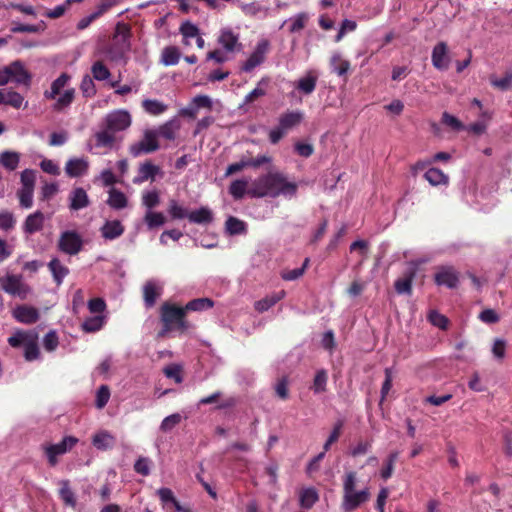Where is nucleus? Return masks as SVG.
<instances>
[{
    "instance_id": "nucleus-20",
    "label": "nucleus",
    "mask_w": 512,
    "mask_h": 512,
    "mask_svg": "<svg viewBox=\"0 0 512 512\" xmlns=\"http://www.w3.org/2000/svg\"><path fill=\"white\" fill-rule=\"evenodd\" d=\"M90 205L87 192L82 187L74 188L69 195V209L78 211Z\"/></svg>"
},
{
    "instance_id": "nucleus-10",
    "label": "nucleus",
    "mask_w": 512,
    "mask_h": 512,
    "mask_svg": "<svg viewBox=\"0 0 512 512\" xmlns=\"http://www.w3.org/2000/svg\"><path fill=\"white\" fill-rule=\"evenodd\" d=\"M217 42L226 54L240 52L243 48L239 42V34L234 33L229 28L220 31Z\"/></svg>"
},
{
    "instance_id": "nucleus-58",
    "label": "nucleus",
    "mask_w": 512,
    "mask_h": 512,
    "mask_svg": "<svg viewBox=\"0 0 512 512\" xmlns=\"http://www.w3.org/2000/svg\"><path fill=\"white\" fill-rule=\"evenodd\" d=\"M110 399V389L107 385H101L96 392L95 406L98 409L104 408Z\"/></svg>"
},
{
    "instance_id": "nucleus-8",
    "label": "nucleus",
    "mask_w": 512,
    "mask_h": 512,
    "mask_svg": "<svg viewBox=\"0 0 512 512\" xmlns=\"http://www.w3.org/2000/svg\"><path fill=\"white\" fill-rule=\"evenodd\" d=\"M0 289L4 292L12 295L18 296L21 299H25L29 292V288L25 285L19 276L16 275H7L0 278Z\"/></svg>"
},
{
    "instance_id": "nucleus-35",
    "label": "nucleus",
    "mask_w": 512,
    "mask_h": 512,
    "mask_svg": "<svg viewBox=\"0 0 512 512\" xmlns=\"http://www.w3.org/2000/svg\"><path fill=\"white\" fill-rule=\"evenodd\" d=\"M143 221L149 230H153L163 226L166 222V217L162 212L146 210Z\"/></svg>"
},
{
    "instance_id": "nucleus-44",
    "label": "nucleus",
    "mask_w": 512,
    "mask_h": 512,
    "mask_svg": "<svg viewBox=\"0 0 512 512\" xmlns=\"http://www.w3.org/2000/svg\"><path fill=\"white\" fill-rule=\"evenodd\" d=\"M424 178L432 185L438 186L442 184L448 183V176L444 174V172L438 168H429L425 174Z\"/></svg>"
},
{
    "instance_id": "nucleus-21",
    "label": "nucleus",
    "mask_w": 512,
    "mask_h": 512,
    "mask_svg": "<svg viewBox=\"0 0 512 512\" xmlns=\"http://www.w3.org/2000/svg\"><path fill=\"white\" fill-rule=\"evenodd\" d=\"M303 119L304 114L302 111H287L279 117L278 125L287 133L289 130L298 126L303 121Z\"/></svg>"
},
{
    "instance_id": "nucleus-19",
    "label": "nucleus",
    "mask_w": 512,
    "mask_h": 512,
    "mask_svg": "<svg viewBox=\"0 0 512 512\" xmlns=\"http://www.w3.org/2000/svg\"><path fill=\"white\" fill-rule=\"evenodd\" d=\"M89 162L87 159L71 158L65 165V173L71 178H77L85 175L88 172Z\"/></svg>"
},
{
    "instance_id": "nucleus-2",
    "label": "nucleus",
    "mask_w": 512,
    "mask_h": 512,
    "mask_svg": "<svg viewBox=\"0 0 512 512\" xmlns=\"http://www.w3.org/2000/svg\"><path fill=\"white\" fill-rule=\"evenodd\" d=\"M131 31L128 25L117 23L112 43L106 50L107 57L111 61H121L126 58L131 50Z\"/></svg>"
},
{
    "instance_id": "nucleus-9",
    "label": "nucleus",
    "mask_w": 512,
    "mask_h": 512,
    "mask_svg": "<svg viewBox=\"0 0 512 512\" xmlns=\"http://www.w3.org/2000/svg\"><path fill=\"white\" fill-rule=\"evenodd\" d=\"M131 125V116L125 110H116L109 113L105 118V127L112 131L121 132L129 128Z\"/></svg>"
},
{
    "instance_id": "nucleus-22",
    "label": "nucleus",
    "mask_w": 512,
    "mask_h": 512,
    "mask_svg": "<svg viewBox=\"0 0 512 512\" xmlns=\"http://www.w3.org/2000/svg\"><path fill=\"white\" fill-rule=\"evenodd\" d=\"M0 105H9L15 109H20L22 106L26 108L28 102L24 100V97L19 92L0 89Z\"/></svg>"
},
{
    "instance_id": "nucleus-24",
    "label": "nucleus",
    "mask_w": 512,
    "mask_h": 512,
    "mask_svg": "<svg viewBox=\"0 0 512 512\" xmlns=\"http://www.w3.org/2000/svg\"><path fill=\"white\" fill-rule=\"evenodd\" d=\"M92 445L101 451H106L114 447L116 438L107 430H100L92 436Z\"/></svg>"
},
{
    "instance_id": "nucleus-27",
    "label": "nucleus",
    "mask_w": 512,
    "mask_h": 512,
    "mask_svg": "<svg viewBox=\"0 0 512 512\" xmlns=\"http://www.w3.org/2000/svg\"><path fill=\"white\" fill-rule=\"evenodd\" d=\"M124 226L119 220L106 221L101 227V235L106 240H114L124 233Z\"/></svg>"
},
{
    "instance_id": "nucleus-63",
    "label": "nucleus",
    "mask_w": 512,
    "mask_h": 512,
    "mask_svg": "<svg viewBox=\"0 0 512 512\" xmlns=\"http://www.w3.org/2000/svg\"><path fill=\"white\" fill-rule=\"evenodd\" d=\"M59 344V338L56 331H49L43 338V347L46 351H54Z\"/></svg>"
},
{
    "instance_id": "nucleus-43",
    "label": "nucleus",
    "mask_w": 512,
    "mask_h": 512,
    "mask_svg": "<svg viewBox=\"0 0 512 512\" xmlns=\"http://www.w3.org/2000/svg\"><path fill=\"white\" fill-rule=\"evenodd\" d=\"M399 451H392L384 461L383 468L380 470V477L382 480L387 481L391 478L394 470V465L399 457Z\"/></svg>"
},
{
    "instance_id": "nucleus-5",
    "label": "nucleus",
    "mask_w": 512,
    "mask_h": 512,
    "mask_svg": "<svg viewBox=\"0 0 512 512\" xmlns=\"http://www.w3.org/2000/svg\"><path fill=\"white\" fill-rule=\"evenodd\" d=\"M160 145L157 140V134L153 129L144 131L143 137L140 141L132 144L129 152L133 157H138L142 154H149L157 151Z\"/></svg>"
},
{
    "instance_id": "nucleus-40",
    "label": "nucleus",
    "mask_w": 512,
    "mask_h": 512,
    "mask_svg": "<svg viewBox=\"0 0 512 512\" xmlns=\"http://www.w3.org/2000/svg\"><path fill=\"white\" fill-rule=\"evenodd\" d=\"M95 146L98 148H112L115 142V135L105 127L104 130L95 133Z\"/></svg>"
},
{
    "instance_id": "nucleus-61",
    "label": "nucleus",
    "mask_w": 512,
    "mask_h": 512,
    "mask_svg": "<svg viewBox=\"0 0 512 512\" xmlns=\"http://www.w3.org/2000/svg\"><path fill=\"white\" fill-rule=\"evenodd\" d=\"M163 372L167 378L173 379L176 383H181L183 381L181 373L182 368L178 364H171L166 366Z\"/></svg>"
},
{
    "instance_id": "nucleus-7",
    "label": "nucleus",
    "mask_w": 512,
    "mask_h": 512,
    "mask_svg": "<svg viewBox=\"0 0 512 512\" xmlns=\"http://www.w3.org/2000/svg\"><path fill=\"white\" fill-rule=\"evenodd\" d=\"M269 47L270 43L267 39L258 41L248 59L243 63L241 70L243 72L249 73L261 65L265 61Z\"/></svg>"
},
{
    "instance_id": "nucleus-11",
    "label": "nucleus",
    "mask_w": 512,
    "mask_h": 512,
    "mask_svg": "<svg viewBox=\"0 0 512 512\" xmlns=\"http://www.w3.org/2000/svg\"><path fill=\"white\" fill-rule=\"evenodd\" d=\"M431 61L434 68L439 71H445L449 68L450 56L446 42L440 41L433 47Z\"/></svg>"
},
{
    "instance_id": "nucleus-34",
    "label": "nucleus",
    "mask_w": 512,
    "mask_h": 512,
    "mask_svg": "<svg viewBox=\"0 0 512 512\" xmlns=\"http://www.w3.org/2000/svg\"><path fill=\"white\" fill-rule=\"evenodd\" d=\"M107 204L115 210H121L127 207L128 199L122 191L112 188L109 191Z\"/></svg>"
},
{
    "instance_id": "nucleus-62",
    "label": "nucleus",
    "mask_w": 512,
    "mask_h": 512,
    "mask_svg": "<svg viewBox=\"0 0 512 512\" xmlns=\"http://www.w3.org/2000/svg\"><path fill=\"white\" fill-rule=\"evenodd\" d=\"M491 85L501 91H507L512 88V72H507L504 77L500 79L491 78Z\"/></svg>"
},
{
    "instance_id": "nucleus-54",
    "label": "nucleus",
    "mask_w": 512,
    "mask_h": 512,
    "mask_svg": "<svg viewBox=\"0 0 512 512\" xmlns=\"http://www.w3.org/2000/svg\"><path fill=\"white\" fill-rule=\"evenodd\" d=\"M20 181L22 187L20 189L34 190L36 182V171L33 169H25L21 172Z\"/></svg>"
},
{
    "instance_id": "nucleus-36",
    "label": "nucleus",
    "mask_w": 512,
    "mask_h": 512,
    "mask_svg": "<svg viewBox=\"0 0 512 512\" xmlns=\"http://www.w3.org/2000/svg\"><path fill=\"white\" fill-rule=\"evenodd\" d=\"M142 108L150 115L158 116L167 111L168 105L157 99H145Z\"/></svg>"
},
{
    "instance_id": "nucleus-38",
    "label": "nucleus",
    "mask_w": 512,
    "mask_h": 512,
    "mask_svg": "<svg viewBox=\"0 0 512 512\" xmlns=\"http://www.w3.org/2000/svg\"><path fill=\"white\" fill-rule=\"evenodd\" d=\"M0 163L5 169L14 171L20 163V154L15 151H3L0 153Z\"/></svg>"
},
{
    "instance_id": "nucleus-25",
    "label": "nucleus",
    "mask_w": 512,
    "mask_h": 512,
    "mask_svg": "<svg viewBox=\"0 0 512 512\" xmlns=\"http://www.w3.org/2000/svg\"><path fill=\"white\" fill-rule=\"evenodd\" d=\"M71 76L63 72L57 77L50 86L49 90H45L43 93V96L45 99L52 100L56 99L57 95L60 94V91L67 86V84L70 82Z\"/></svg>"
},
{
    "instance_id": "nucleus-49",
    "label": "nucleus",
    "mask_w": 512,
    "mask_h": 512,
    "mask_svg": "<svg viewBox=\"0 0 512 512\" xmlns=\"http://www.w3.org/2000/svg\"><path fill=\"white\" fill-rule=\"evenodd\" d=\"M328 381L327 371L325 369H320L316 372L315 377L313 379V384L311 386V390L314 394L323 393L326 391Z\"/></svg>"
},
{
    "instance_id": "nucleus-28",
    "label": "nucleus",
    "mask_w": 512,
    "mask_h": 512,
    "mask_svg": "<svg viewBox=\"0 0 512 512\" xmlns=\"http://www.w3.org/2000/svg\"><path fill=\"white\" fill-rule=\"evenodd\" d=\"M331 71L339 77H346L350 70V62L340 52H334L330 58Z\"/></svg>"
},
{
    "instance_id": "nucleus-45",
    "label": "nucleus",
    "mask_w": 512,
    "mask_h": 512,
    "mask_svg": "<svg viewBox=\"0 0 512 512\" xmlns=\"http://www.w3.org/2000/svg\"><path fill=\"white\" fill-rule=\"evenodd\" d=\"M225 227L230 235H241L246 233V223L234 216H229L225 222Z\"/></svg>"
},
{
    "instance_id": "nucleus-32",
    "label": "nucleus",
    "mask_w": 512,
    "mask_h": 512,
    "mask_svg": "<svg viewBox=\"0 0 512 512\" xmlns=\"http://www.w3.org/2000/svg\"><path fill=\"white\" fill-rule=\"evenodd\" d=\"M60 485H61L60 490H59L60 499L63 501V503L66 506L75 508L77 505V499H76L75 493L72 491V489L70 487L69 480H61Z\"/></svg>"
},
{
    "instance_id": "nucleus-1",
    "label": "nucleus",
    "mask_w": 512,
    "mask_h": 512,
    "mask_svg": "<svg viewBox=\"0 0 512 512\" xmlns=\"http://www.w3.org/2000/svg\"><path fill=\"white\" fill-rule=\"evenodd\" d=\"M297 190V183L289 181L284 173L269 172L254 181L248 194L253 198H292L297 194Z\"/></svg>"
},
{
    "instance_id": "nucleus-29",
    "label": "nucleus",
    "mask_w": 512,
    "mask_h": 512,
    "mask_svg": "<svg viewBox=\"0 0 512 512\" xmlns=\"http://www.w3.org/2000/svg\"><path fill=\"white\" fill-rule=\"evenodd\" d=\"M189 222L199 225H207L214 221V215L210 208L201 206L189 213Z\"/></svg>"
},
{
    "instance_id": "nucleus-64",
    "label": "nucleus",
    "mask_w": 512,
    "mask_h": 512,
    "mask_svg": "<svg viewBox=\"0 0 512 512\" xmlns=\"http://www.w3.org/2000/svg\"><path fill=\"white\" fill-rule=\"evenodd\" d=\"M16 220L13 213L9 211H0V229L4 231L12 230L15 226Z\"/></svg>"
},
{
    "instance_id": "nucleus-33",
    "label": "nucleus",
    "mask_w": 512,
    "mask_h": 512,
    "mask_svg": "<svg viewBox=\"0 0 512 512\" xmlns=\"http://www.w3.org/2000/svg\"><path fill=\"white\" fill-rule=\"evenodd\" d=\"M307 21H308V14L305 12H301V13L296 14L293 17H290L289 19L284 20L280 26V29L283 28L285 24L290 23L289 28H288L289 32L296 33V32L301 31L305 27Z\"/></svg>"
},
{
    "instance_id": "nucleus-39",
    "label": "nucleus",
    "mask_w": 512,
    "mask_h": 512,
    "mask_svg": "<svg viewBox=\"0 0 512 512\" xmlns=\"http://www.w3.org/2000/svg\"><path fill=\"white\" fill-rule=\"evenodd\" d=\"M319 496L317 491L310 487L305 488L300 491L299 494V504L304 509H310L313 505L318 501Z\"/></svg>"
},
{
    "instance_id": "nucleus-14",
    "label": "nucleus",
    "mask_w": 512,
    "mask_h": 512,
    "mask_svg": "<svg viewBox=\"0 0 512 512\" xmlns=\"http://www.w3.org/2000/svg\"><path fill=\"white\" fill-rule=\"evenodd\" d=\"M8 66V70L11 72V81L18 85H24L30 87L32 81V74L25 68L24 64L20 60L11 62Z\"/></svg>"
},
{
    "instance_id": "nucleus-57",
    "label": "nucleus",
    "mask_w": 512,
    "mask_h": 512,
    "mask_svg": "<svg viewBox=\"0 0 512 512\" xmlns=\"http://www.w3.org/2000/svg\"><path fill=\"white\" fill-rule=\"evenodd\" d=\"M343 425H344L343 420H338L335 422L328 439L326 440V442L323 445V451L327 452L330 449L331 445L338 440V438L341 434Z\"/></svg>"
},
{
    "instance_id": "nucleus-55",
    "label": "nucleus",
    "mask_w": 512,
    "mask_h": 512,
    "mask_svg": "<svg viewBox=\"0 0 512 512\" xmlns=\"http://www.w3.org/2000/svg\"><path fill=\"white\" fill-rule=\"evenodd\" d=\"M91 73L93 78L97 81L107 80L111 76L109 69L101 61H96L92 65Z\"/></svg>"
},
{
    "instance_id": "nucleus-17",
    "label": "nucleus",
    "mask_w": 512,
    "mask_h": 512,
    "mask_svg": "<svg viewBox=\"0 0 512 512\" xmlns=\"http://www.w3.org/2000/svg\"><path fill=\"white\" fill-rule=\"evenodd\" d=\"M12 314L16 321L27 325L36 323L40 317L38 309L28 305L17 306Z\"/></svg>"
},
{
    "instance_id": "nucleus-12",
    "label": "nucleus",
    "mask_w": 512,
    "mask_h": 512,
    "mask_svg": "<svg viewBox=\"0 0 512 512\" xmlns=\"http://www.w3.org/2000/svg\"><path fill=\"white\" fill-rule=\"evenodd\" d=\"M370 492L368 488L360 491H352L343 494L342 508L345 512H351L358 508L362 503L369 500Z\"/></svg>"
},
{
    "instance_id": "nucleus-51",
    "label": "nucleus",
    "mask_w": 512,
    "mask_h": 512,
    "mask_svg": "<svg viewBox=\"0 0 512 512\" xmlns=\"http://www.w3.org/2000/svg\"><path fill=\"white\" fill-rule=\"evenodd\" d=\"M309 258H305L303 264L301 267L294 268L291 270H285L281 273V277L285 281H295L303 276L305 270L307 269L309 265Z\"/></svg>"
},
{
    "instance_id": "nucleus-31",
    "label": "nucleus",
    "mask_w": 512,
    "mask_h": 512,
    "mask_svg": "<svg viewBox=\"0 0 512 512\" xmlns=\"http://www.w3.org/2000/svg\"><path fill=\"white\" fill-rule=\"evenodd\" d=\"M48 268L52 274L54 282L58 286L63 283L64 278L69 274V268L62 264L57 257H54L49 261Z\"/></svg>"
},
{
    "instance_id": "nucleus-30",
    "label": "nucleus",
    "mask_w": 512,
    "mask_h": 512,
    "mask_svg": "<svg viewBox=\"0 0 512 512\" xmlns=\"http://www.w3.org/2000/svg\"><path fill=\"white\" fill-rule=\"evenodd\" d=\"M160 169L158 166L152 164L151 162H145L141 164L138 168V173L133 179L134 184H141L148 179H154V177L159 173Z\"/></svg>"
},
{
    "instance_id": "nucleus-52",
    "label": "nucleus",
    "mask_w": 512,
    "mask_h": 512,
    "mask_svg": "<svg viewBox=\"0 0 512 512\" xmlns=\"http://www.w3.org/2000/svg\"><path fill=\"white\" fill-rule=\"evenodd\" d=\"M46 24L44 21H41L39 24H22L17 23L12 28L11 31L13 33H38L45 29Z\"/></svg>"
},
{
    "instance_id": "nucleus-16",
    "label": "nucleus",
    "mask_w": 512,
    "mask_h": 512,
    "mask_svg": "<svg viewBox=\"0 0 512 512\" xmlns=\"http://www.w3.org/2000/svg\"><path fill=\"white\" fill-rule=\"evenodd\" d=\"M425 260H419L417 262H413L412 267H410L404 277L399 278L394 283V288L398 294H406L410 295L412 292V281L416 275L417 266L419 264L424 263Z\"/></svg>"
},
{
    "instance_id": "nucleus-37",
    "label": "nucleus",
    "mask_w": 512,
    "mask_h": 512,
    "mask_svg": "<svg viewBox=\"0 0 512 512\" xmlns=\"http://www.w3.org/2000/svg\"><path fill=\"white\" fill-rule=\"evenodd\" d=\"M181 57V53L176 46H166L161 53V63L165 66L176 65Z\"/></svg>"
},
{
    "instance_id": "nucleus-42",
    "label": "nucleus",
    "mask_w": 512,
    "mask_h": 512,
    "mask_svg": "<svg viewBox=\"0 0 512 512\" xmlns=\"http://www.w3.org/2000/svg\"><path fill=\"white\" fill-rule=\"evenodd\" d=\"M157 495L159 496V498L164 506L168 505V504H172L176 511L184 510V507L175 498V496L170 488L162 487V488L158 489Z\"/></svg>"
},
{
    "instance_id": "nucleus-6",
    "label": "nucleus",
    "mask_w": 512,
    "mask_h": 512,
    "mask_svg": "<svg viewBox=\"0 0 512 512\" xmlns=\"http://www.w3.org/2000/svg\"><path fill=\"white\" fill-rule=\"evenodd\" d=\"M83 247L81 235L75 230H66L60 234L58 249L68 255L78 254Z\"/></svg>"
},
{
    "instance_id": "nucleus-47",
    "label": "nucleus",
    "mask_w": 512,
    "mask_h": 512,
    "mask_svg": "<svg viewBox=\"0 0 512 512\" xmlns=\"http://www.w3.org/2000/svg\"><path fill=\"white\" fill-rule=\"evenodd\" d=\"M75 98V89L69 88L66 89L63 94H61L53 105V110L61 111L64 108L69 107Z\"/></svg>"
},
{
    "instance_id": "nucleus-23",
    "label": "nucleus",
    "mask_w": 512,
    "mask_h": 512,
    "mask_svg": "<svg viewBox=\"0 0 512 512\" xmlns=\"http://www.w3.org/2000/svg\"><path fill=\"white\" fill-rule=\"evenodd\" d=\"M180 129V121L177 116L171 118L166 121L164 124L160 125L154 131L158 137H162L166 140L173 141L176 138V132Z\"/></svg>"
},
{
    "instance_id": "nucleus-41",
    "label": "nucleus",
    "mask_w": 512,
    "mask_h": 512,
    "mask_svg": "<svg viewBox=\"0 0 512 512\" xmlns=\"http://www.w3.org/2000/svg\"><path fill=\"white\" fill-rule=\"evenodd\" d=\"M105 324V316L104 315H96L87 317L81 327L83 331L88 333H94L99 331Z\"/></svg>"
},
{
    "instance_id": "nucleus-18",
    "label": "nucleus",
    "mask_w": 512,
    "mask_h": 512,
    "mask_svg": "<svg viewBox=\"0 0 512 512\" xmlns=\"http://www.w3.org/2000/svg\"><path fill=\"white\" fill-rule=\"evenodd\" d=\"M45 217L44 214L37 210L29 214L22 225L23 232L27 235H33L43 229Z\"/></svg>"
},
{
    "instance_id": "nucleus-3",
    "label": "nucleus",
    "mask_w": 512,
    "mask_h": 512,
    "mask_svg": "<svg viewBox=\"0 0 512 512\" xmlns=\"http://www.w3.org/2000/svg\"><path fill=\"white\" fill-rule=\"evenodd\" d=\"M186 310L184 307H176L175 305L165 303L161 307V321L163 330L161 335L177 330L185 332L190 328V324L185 319Z\"/></svg>"
},
{
    "instance_id": "nucleus-56",
    "label": "nucleus",
    "mask_w": 512,
    "mask_h": 512,
    "mask_svg": "<svg viewBox=\"0 0 512 512\" xmlns=\"http://www.w3.org/2000/svg\"><path fill=\"white\" fill-rule=\"evenodd\" d=\"M80 90L84 97L91 98L95 96L96 94V87L93 81V78L89 76L88 74L84 75L81 83H80Z\"/></svg>"
},
{
    "instance_id": "nucleus-60",
    "label": "nucleus",
    "mask_w": 512,
    "mask_h": 512,
    "mask_svg": "<svg viewBox=\"0 0 512 512\" xmlns=\"http://www.w3.org/2000/svg\"><path fill=\"white\" fill-rule=\"evenodd\" d=\"M33 194L34 190L19 189L17 192V196L19 199L20 207L24 209L31 208L33 205Z\"/></svg>"
},
{
    "instance_id": "nucleus-26",
    "label": "nucleus",
    "mask_w": 512,
    "mask_h": 512,
    "mask_svg": "<svg viewBox=\"0 0 512 512\" xmlns=\"http://www.w3.org/2000/svg\"><path fill=\"white\" fill-rule=\"evenodd\" d=\"M160 295L161 287L157 286L155 281L149 280L143 286V299L146 308H152Z\"/></svg>"
},
{
    "instance_id": "nucleus-13",
    "label": "nucleus",
    "mask_w": 512,
    "mask_h": 512,
    "mask_svg": "<svg viewBox=\"0 0 512 512\" xmlns=\"http://www.w3.org/2000/svg\"><path fill=\"white\" fill-rule=\"evenodd\" d=\"M435 283L438 286H446L454 289L459 284L458 273L452 266H441L434 276Z\"/></svg>"
},
{
    "instance_id": "nucleus-4",
    "label": "nucleus",
    "mask_w": 512,
    "mask_h": 512,
    "mask_svg": "<svg viewBox=\"0 0 512 512\" xmlns=\"http://www.w3.org/2000/svg\"><path fill=\"white\" fill-rule=\"evenodd\" d=\"M79 442L75 436H64L63 439L56 444L43 445L42 449L45 453L47 461L51 467L58 464V456L64 455L71 451L74 446Z\"/></svg>"
},
{
    "instance_id": "nucleus-15",
    "label": "nucleus",
    "mask_w": 512,
    "mask_h": 512,
    "mask_svg": "<svg viewBox=\"0 0 512 512\" xmlns=\"http://www.w3.org/2000/svg\"><path fill=\"white\" fill-rule=\"evenodd\" d=\"M317 81L318 73L314 70H310L294 83V87L301 95L309 96L315 91Z\"/></svg>"
},
{
    "instance_id": "nucleus-50",
    "label": "nucleus",
    "mask_w": 512,
    "mask_h": 512,
    "mask_svg": "<svg viewBox=\"0 0 512 512\" xmlns=\"http://www.w3.org/2000/svg\"><path fill=\"white\" fill-rule=\"evenodd\" d=\"M248 186L246 179H237L231 182L229 186V194L235 199L240 200L244 197Z\"/></svg>"
},
{
    "instance_id": "nucleus-48",
    "label": "nucleus",
    "mask_w": 512,
    "mask_h": 512,
    "mask_svg": "<svg viewBox=\"0 0 512 512\" xmlns=\"http://www.w3.org/2000/svg\"><path fill=\"white\" fill-rule=\"evenodd\" d=\"M188 210L179 204V202L175 199H171L168 205V214L172 220H180L184 218L189 219Z\"/></svg>"
},
{
    "instance_id": "nucleus-53",
    "label": "nucleus",
    "mask_w": 512,
    "mask_h": 512,
    "mask_svg": "<svg viewBox=\"0 0 512 512\" xmlns=\"http://www.w3.org/2000/svg\"><path fill=\"white\" fill-rule=\"evenodd\" d=\"M160 203V196L157 190L146 191L142 195V205L146 210H153Z\"/></svg>"
},
{
    "instance_id": "nucleus-59",
    "label": "nucleus",
    "mask_w": 512,
    "mask_h": 512,
    "mask_svg": "<svg viewBox=\"0 0 512 512\" xmlns=\"http://www.w3.org/2000/svg\"><path fill=\"white\" fill-rule=\"evenodd\" d=\"M182 420V417L179 413L171 414L167 417H165L161 424L160 429L163 432H169L171 431L176 425H178Z\"/></svg>"
},
{
    "instance_id": "nucleus-46",
    "label": "nucleus",
    "mask_w": 512,
    "mask_h": 512,
    "mask_svg": "<svg viewBox=\"0 0 512 512\" xmlns=\"http://www.w3.org/2000/svg\"><path fill=\"white\" fill-rule=\"evenodd\" d=\"M214 306V302L212 299L204 297V298H196L189 301L185 305V310L187 311H205Z\"/></svg>"
}]
</instances>
